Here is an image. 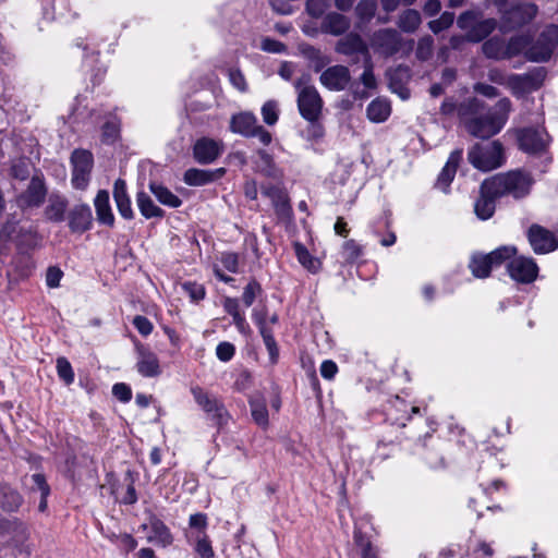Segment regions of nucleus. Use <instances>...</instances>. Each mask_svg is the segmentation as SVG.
I'll return each mask as SVG.
<instances>
[{
	"label": "nucleus",
	"instance_id": "obj_1",
	"mask_svg": "<svg viewBox=\"0 0 558 558\" xmlns=\"http://www.w3.org/2000/svg\"><path fill=\"white\" fill-rule=\"evenodd\" d=\"M486 104L478 98H469L458 107V114L463 121L466 131L478 138H489L501 131L505 126L512 104L509 98L499 99L487 112Z\"/></svg>",
	"mask_w": 558,
	"mask_h": 558
},
{
	"label": "nucleus",
	"instance_id": "obj_2",
	"mask_svg": "<svg viewBox=\"0 0 558 558\" xmlns=\"http://www.w3.org/2000/svg\"><path fill=\"white\" fill-rule=\"evenodd\" d=\"M533 183L534 180L530 173L514 170L485 180V189L500 197L510 195L519 199L530 193Z\"/></svg>",
	"mask_w": 558,
	"mask_h": 558
},
{
	"label": "nucleus",
	"instance_id": "obj_3",
	"mask_svg": "<svg viewBox=\"0 0 558 558\" xmlns=\"http://www.w3.org/2000/svg\"><path fill=\"white\" fill-rule=\"evenodd\" d=\"M298 92V108L300 114L308 122L318 121L324 101L315 86L310 84V76L303 75L294 83Z\"/></svg>",
	"mask_w": 558,
	"mask_h": 558
},
{
	"label": "nucleus",
	"instance_id": "obj_4",
	"mask_svg": "<svg viewBox=\"0 0 558 558\" xmlns=\"http://www.w3.org/2000/svg\"><path fill=\"white\" fill-rule=\"evenodd\" d=\"M469 161L482 171H490L502 165V145L498 141L475 144L468 154Z\"/></svg>",
	"mask_w": 558,
	"mask_h": 558
},
{
	"label": "nucleus",
	"instance_id": "obj_5",
	"mask_svg": "<svg viewBox=\"0 0 558 558\" xmlns=\"http://www.w3.org/2000/svg\"><path fill=\"white\" fill-rule=\"evenodd\" d=\"M558 45V27L556 25L547 26L538 36L536 41L526 50L525 56L530 61H547Z\"/></svg>",
	"mask_w": 558,
	"mask_h": 558
},
{
	"label": "nucleus",
	"instance_id": "obj_6",
	"mask_svg": "<svg viewBox=\"0 0 558 558\" xmlns=\"http://www.w3.org/2000/svg\"><path fill=\"white\" fill-rule=\"evenodd\" d=\"M195 402L207 413L208 417L218 426L227 424L229 413L223 403L214 395L208 393L201 387L191 389Z\"/></svg>",
	"mask_w": 558,
	"mask_h": 558
},
{
	"label": "nucleus",
	"instance_id": "obj_7",
	"mask_svg": "<svg viewBox=\"0 0 558 558\" xmlns=\"http://www.w3.org/2000/svg\"><path fill=\"white\" fill-rule=\"evenodd\" d=\"M545 77V69L535 68L524 74H512L508 76L507 87L514 96L521 97L541 88Z\"/></svg>",
	"mask_w": 558,
	"mask_h": 558
},
{
	"label": "nucleus",
	"instance_id": "obj_8",
	"mask_svg": "<svg viewBox=\"0 0 558 558\" xmlns=\"http://www.w3.org/2000/svg\"><path fill=\"white\" fill-rule=\"evenodd\" d=\"M72 185L84 190L88 185L93 168V155L88 150L75 149L71 155Z\"/></svg>",
	"mask_w": 558,
	"mask_h": 558
},
{
	"label": "nucleus",
	"instance_id": "obj_9",
	"mask_svg": "<svg viewBox=\"0 0 558 558\" xmlns=\"http://www.w3.org/2000/svg\"><path fill=\"white\" fill-rule=\"evenodd\" d=\"M510 277L522 283L533 282L538 272V267L532 258L523 256L513 257L507 265Z\"/></svg>",
	"mask_w": 558,
	"mask_h": 558
},
{
	"label": "nucleus",
	"instance_id": "obj_10",
	"mask_svg": "<svg viewBox=\"0 0 558 558\" xmlns=\"http://www.w3.org/2000/svg\"><path fill=\"white\" fill-rule=\"evenodd\" d=\"M520 148L529 154L543 151L548 143V134L543 129L526 128L519 132Z\"/></svg>",
	"mask_w": 558,
	"mask_h": 558
},
{
	"label": "nucleus",
	"instance_id": "obj_11",
	"mask_svg": "<svg viewBox=\"0 0 558 558\" xmlns=\"http://www.w3.org/2000/svg\"><path fill=\"white\" fill-rule=\"evenodd\" d=\"M350 81L351 74L349 69L339 64L327 68L319 77L320 84L332 92L344 90Z\"/></svg>",
	"mask_w": 558,
	"mask_h": 558
},
{
	"label": "nucleus",
	"instance_id": "obj_12",
	"mask_svg": "<svg viewBox=\"0 0 558 558\" xmlns=\"http://www.w3.org/2000/svg\"><path fill=\"white\" fill-rule=\"evenodd\" d=\"M223 151V144L210 137L197 140L193 146V156L198 163L209 165Z\"/></svg>",
	"mask_w": 558,
	"mask_h": 558
},
{
	"label": "nucleus",
	"instance_id": "obj_13",
	"mask_svg": "<svg viewBox=\"0 0 558 558\" xmlns=\"http://www.w3.org/2000/svg\"><path fill=\"white\" fill-rule=\"evenodd\" d=\"M136 369L144 377H157L161 374L160 362L156 353L144 344H136Z\"/></svg>",
	"mask_w": 558,
	"mask_h": 558
},
{
	"label": "nucleus",
	"instance_id": "obj_14",
	"mask_svg": "<svg viewBox=\"0 0 558 558\" xmlns=\"http://www.w3.org/2000/svg\"><path fill=\"white\" fill-rule=\"evenodd\" d=\"M537 13V8L533 3H521L512 7L504 15L502 28L505 31L513 29L530 22Z\"/></svg>",
	"mask_w": 558,
	"mask_h": 558
},
{
	"label": "nucleus",
	"instance_id": "obj_15",
	"mask_svg": "<svg viewBox=\"0 0 558 558\" xmlns=\"http://www.w3.org/2000/svg\"><path fill=\"white\" fill-rule=\"evenodd\" d=\"M372 46L380 53L391 56L399 51L401 37L396 29H379L372 37Z\"/></svg>",
	"mask_w": 558,
	"mask_h": 558
},
{
	"label": "nucleus",
	"instance_id": "obj_16",
	"mask_svg": "<svg viewBox=\"0 0 558 558\" xmlns=\"http://www.w3.org/2000/svg\"><path fill=\"white\" fill-rule=\"evenodd\" d=\"M527 236L531 246L537 254H545L557 247L554 234L538 225H533L529 229Z\"/></svg>",
	"mask_w": 558,
	"mask_h": 558
},
{
	"label": "nucleus",
	"instance_id": "obj_17",
	"mask_svg": "<svg viewBox=\"0 0 558 558\" xmlns=\"http://www.w3.org/2000/svg\"><path fill=\"white\" fill-rule=\"evenodd\" d=\"M27 538L26 526L19 521L4 520L0 523V543L19 546Z\"/></svg>",
	"mask_w": 558,
	"mask_h": 558
},
{
	"label": "nucleus",
	"instance_id": "obj_18",
	"mask_svg": "<svg viewBox=\"0 0 558 558\" xmlns=\"http://www.w3.org/2000/svg\"><path fill=\"white\" fill-rule=\"evenodd\" d=\"M69 228L74 233H83L93 225L92 209L86 204L75 205L69 213Z\"/></svg>",
	"mask_w": 558,
	"mask_h": 558
},
{
	"label": "nucleus",
	"instance_id": "obj_19",
	"mask_svg": "<svg viewBox=\"0 0 558 558\" xmlns=\"http://www.w3.org/2000/svg\"><path fill=\"white\" fill-rule=\"evenodd\" d=\"M461 159L462 149H456L450 154L436 182V186L442 192H447L449 184L451 183L456 175Z\"/></svg>",
	"mask_w": 558,
	"mask_h": 558
},
{
	"label": "nucleus",
	"instance_id": "obj_20",
	"mask_svg": "<svg viewBox=\"0 0 558 558\" xmlns=\"http://www.w3.org/2000/svg\"><path fill=\"white\" fill-rule=\"evenodd\" d=\"M351 26L349 17L338 12L327 13L322 21V31L332 36L344 34Z\"/></svg>",
	"mask_w": 558,
	"mask_h": 558
},
{
	"label": "nucleus",
	"instance_id": "obj_21",
	"mask_svg": "<svg viewBox=\"0 0 558 558\" xmlns=\"http://www.w3.org/2000/svg\"><path fill=\"white\" fill-rule=\"evenodd\" d=\"M336 51L344 56H352L354 53H362L364 58L369 56L363 39L355 33H350L341 38L336 45Z\"/></svg>",
	"mask_w": 558,
	"mask_h": 558
},
{
	"label": "nucleus",
	"instance_id": "obj_22",
	"mask_svg": "<svg viewBox=\"0 0 558 558\" xmlns=\"http://www.w3.org/2000/svg\"><path fill=\"white\" fill-rule=\"evenodd\" d=\"M498 197L500 196L489 193L485 189L484 181L481 185L480 197L476 199L474 204V211L476 216L482 220L489 219L495 213V199Z\"/></svg>",
	"mask_w": 558,
	"mask_h": 558
},
{
	"label": "nucleus",
	"instance_id": "obj_23",
	"mask_svg": "<svg viewBox=\"0 0 558 558\" xmlns=\"http://www.w3.org/2000/svg\"><path fill=\"white\" fill-rule=\"evenodd\" d=\"M97 219L100 223L112 227L114 223V216L109 204V193L100 190L94 201Z\"/></svg>",
	"mask_w": 558,
	"mask_h": 558
},
{
	"label": "nucleus",
	"instance_id": "obj_24",
	"mask_svg": "<svg viewBox=\"0 0 558 558\" xmlns=\"http://www.w3.org/2000/svg\"><path fill=\"white\" fill-rule=\"evenodd\" d=\"M257 125L258 121L254 114L242 112L232 117L230 129L233 133L250 137Z\"/></svg>",
	"mask_w": 558,
	"mask_h": 558
},
{
	"label": "nucleus",
	"instance_id": "obj_25",
	"mask_svg": "<svg viewBox=\"0 0 558 558\" xmlns=\"http://www.w3.org/2000/svg\"><path fill=\"white\" fill-rule=\"evenodd\" d=\"M68 208V199L60 194L52 193L48 198V205L45 208V216L48 220L61 222Z\"/></svg>",
	"mask_w": 558,
	"mask_h": 558
},
{
	"label": "nucleus",
	"instance_id": "obj_26",
	"mask_svg": "<svg viewBox=\"0 0 558 558\" xmlns=\"http://www.w3.org/2000/svg\"><path fill=\"white\" fill-rule=\"evenodd\" d=\"M47 194L45 182L40 177H33L23 197L28 206H39Z\"/></svg>",
	"mask_w": 558,
	"mask_h": 558
},
{
	"label": "nucleus",
	"instance_id": "obj_27",
	"mask_svg": "<svg viewBox=\"0 0 558 558\" xmlns=\"http://www.w3.org/2000/svg\"><path fill=\"white\" fill-rule=\"evenodd\" d=\"M255 169L258 173L274 180H279L282 177V173L274 162L272 157L263 149L257 150Z\"/></svg>",
	"mask_w": 558,
	"mask_h": 558
},
{
	"label": "nucleus",
	"instance_id": "obj_28",
	"mask_svg": "<svg viewBox=\"0 0 558 558\" xmlns=\"http://www.w3.org/2000/svg\"><path fill=\"white\" fill-rule=\"evenodd\" d=\"M186 539L194 546L199 558H215V551L207 534L185 533Z\"/></svg>",
	"mask_w": 558,
	"mask_h": 558
},
{
	"label": "nucleus",
	"instance_id": "obj_29",
	"mask_svg": "<svg viewBox=\"0 0 558 558\" xmlns=\"http://www.w3.org/2000/svg\"><path fill=\"white\" fill-rule=\"evenodd\" d=\"M136 203L141 214L146 218H162L165 211L155 205L153 199L145 192H138L136 195Z\"/></svg>",
	"mask_w": 558,
	"mask_h": 558
},
{
	"label": "nucleus",
	"instance_id": "obj_30",
	"mask_svg": "<svg viewBox=\"0 0 558 558\" xmlns=\"http://www.w3.org/2000/svg\"><path fill=\"white\" fill-rule=\"evenodd\" d=\"M497 26L496 20L487 19L480 21L469 29L466 39L473 43H478L486 38Z\"/></svg>",
	"mask_w": 558,
	"mask_h": 558
},
{
	"label": "nucleus",
	"instance_id": "obj_31",
	"mask_svg": "<svg viewBox=\"0 0 558 558\" xmlns=\"http://www.w3.org/2000/svg\"><path fill=\"white\" fill-rule=\"evenodd\" d=\"M422 17L418 11L407 9L398 16L397 25L404 33H414L421 25Z\"/></svg>",
	"mask_w": 558,
	"mask_h": 558
},
{
	"label": "nucleus",
	"instance_id": "obj_32",
	"mask_svg": "<svg viewBox=\"0 0 558 558\" xmlns=\"http://www.w3.org/2000/svg\"><path fill=\"white\" fill-rule=\"evenodd\" d=\"M367 118L373 122H384L390 114V104L386 99H374L366 109Z\"/></svg>",
	"mask_w": 558,
	"mask_h": 558
},
{
	"label": "nucleus",
	"instance_id": "obj_33",
	"mask_svg": "<svg viewBox=\"0 0 558 558\" xmlns=\"http://www.w3.org/2000/svg\"><path fill=\"white\" fill-rule=\"evenodd\" d=\"M254 422L263 428L268 426V410L263 397H252L248 401Z\"/></svg>",
	"mask_w": 558,
	"mask_h": 558
},
{
	"label": "nucleus",
	"instance_id": "obj_34",
	"mask_svg": "<svg viewBox=\"0 0 558 558\" xmlns=\"http://www.w3.org/2000/svg\"><path fill=\"white\" fill-rule=\"evenodd\" d=\"M149 189L162 205L169 206L171 208L181 206L182 201L166 186L153 182L149 184Z\"/></svg>",
	"mask_w": 558,
	"mask_h": 558
},
{
	"label": "nucleus",
	"instance_id": "obj_35",
	"mask_svg": "<svg viewBox=\"0 0 558 558\" xmlns=\"http://www.w3.org/2000/svg\"><path fill=\"white\" fill-rule=\"evenodd\" d=\"M483 53L489 59H507L506 44L499 37H492L482 46Z\"/></svg>",
	"mask_w": 558,
	"mask_h": 558
},
{
	"label": "nucleus",
	"instance_id": "obj_36",
	"mask_svg": "<svg viewBox=\"0 0 558 558\" xmlns=\"http://www.w3.org/2000/svg\"><path fill=\"white\" fill-rule=\"evenodd\" d=\"M472 274L477 278H486L492 269L487 254H474L469 265Z\"/></svg>",
	"mask_w": 558,
	"mask_h": 558
},
{
	"label": "nucleus",
	"instance_id": "obj_37",
	"mask_svg": "<svg viewBox=\"0 0 558 558\" xmlns=\"http://www.w3.org/2000/svg\"><path fill=\"white\" fill-rule=\"evenodd\" d=\"M262 193L271 199L272 205L278 213H286L288 210V197L282 190L275 185H270L263 187Z\"/></svg>",
	"mask_w": 558,
	"mask_h": 558
},
{
	"label": "nucleus",
	"instance_id": "obj_38",
	"mask_svg": "<svg viewBox=\"0 0 558 558\" xmlns=\"http://www.w3.org/2000/svg\"><path fill=\"white\" fill-rule=\"evenodd\" d=\"M184 182L192 186L205 185L213 182V174L210 170L192 168L185 171Z\"/></svg>",
	"mask_w": 558,
	"mask_h": 558
},
{
	"label": "nucleus",
	"instance_id": "obj_39",
	"mask_svg": "<svg viewBox=\"0 0 558 558\" xmlns=\"http://www.w3.org/2000/svg\"><path fill=\"white\" fill-rule=\"evenodd\" d=\"M517 254V248L511 245L500 246L487 254L492 269L499 267L505 262H510Z\"/></svg>",
	"mask_w": 558,
	"mask_h": 558
},
{
	"label": "nucleus",
	"instance_id": "obj_40",
	"mask_svg": "<svg viewBox=\"0 0 558 558\" xmlns=\"http://www.w3.org/2000/svg\"><path fill=\"white\" fill-rule=\"evenodd\" d=\"M405 76V78L410 77V71L407 66H398L389 74V86L393 93H397L403 100L410 97V90L404 86H397V76Z\"/></svg>",
	"mask_w": 558,
	"mask_h": 558
},
{
	"label": "nucleus",
	"instance_id": "obj_41",
	"mask_svg": "<svg viewBox=\"0 0 558 558\" xmlns=\"http://www.w3.org/2000/svg\"><path fill=\"white\" fill-rule=\"evenodd\" d=\"M405 76V78L410 77V71L407 66H398L389 74V86L393 93H397L403 100L410 97V90L404 86H397V76Z\"/></svg>",
	"mask_w": 558,
	"mask_h": 558
},
{
	"label": "nucleus",
	"instance_id": "obj_42",
	"mask_svg": "<svg viewBox=\"0 0 558 558\" xmlns=\"http://www.w3.org/2000/svg\"><path fill=\"white\" fill-rule=\"evenodd\" d=\"M151 532L153 535L149 538L162 547H166L172 543V535L169 529L161 521L156 520L151 522Z\"/></svg>",
	"mask_w": 558,
	"mask_h": 558
},
{
	"label": "nucleus",
	"instance_id": "obj_43",
	"mask_svg": "<svg viewBox=\"0 0 558 558\" xmlns=\"http://www.w3.org/2000/svg\"><path fill=\"white\" fill-rule=\"evenodd\" d=\"M255 322L259 328V332L263 337L264 343L267 350L269 351L271 359H274L275 355H277L278 350L271 330L266 326L265 320L263 318L255 316Z\"/></svg>",
	"mask_w": 558,
	"mask_h": 558
},
{
	"label": "nucleus",
	"instance_id": "obj_44",
	"mask_svg": "<svg viewBox=\"0 0 558 558\" xmlns=\"http://www.w3.org/2000/svg\"><path fill=\"white\" fill-rule=\"evenodd\" d=\"M530 40L526 36H514L506 44L507 59L518 56L527 48Z\"/></svg>",
	"mask_w": 558,
	"mask_h": 558
},
{
	"label": "nucleus",
	"instance_id": "obj_45",
	"mask_svg": "<svg viewBox=\"0 0 558 558\" xmlns=\"http://www.w3.org/2000/svg\"><path fill=\"white\" fill-rule=\"evenodd\" d=\"M376 9L375 0H361L355 7V13L361 21L369 22L374 17Z\"/></svg>",
	"mask_w": 558,
	"mask_h": 558
},
{
	"label": "nucleus",
	"instance_id": "obj_46",
	"mask_svg": "<svg viewBox=\"0 0 558 558\" xmlns=\"http://www.w3.org/2000/svg\"><path fill=\"white\" fill-rule=\"evenodd\" d=\"M434 39L432 36L426 35L420 38L415 50V56L421 61H426L433 56Z\"/></svg>",
	"mask_w": 558,
	"mask_h": 558
},
{
	"label": "nucleus",
	"instance_id": "obj_47",
	"mask_svg": "<svg viewBox=\"0 0 558 558\" xmlns=\"http://www.w3.org/2000/svg\"><path fill=\"white\" fill-rule=\"evenodd\" d=\"M57 373L65 385H71L74 381L73 368L70 362L63 356L57 359Z\"/></svg>",
	"mask_w": 558,
	"mask_h": 558
},
{
	"label": "nucleus",
	"instance_id": "obj_48",
	"mask_svg": "<svg viewBox=\"0 0 558 558\" xmlns=\"http://www.w3.org/2000/svg\"><path fill=\"white\" fill-rule=\"evenodd\" d=\"M453 21L454 14L452 12H444L439 19L430 21L428 23V27L434 34H438L441 31L449 28Z\"/></svg>",
	"mask_w": 558,
	"mask_h": 558
},
{
	"label": "nucleus",
	"instance_id": "obj_49",
	"mask_svg": "<svg viewBox=\"0 0 558 558\" xmlns=\"http://www.w3.org/2000/svg\"><path fill=\"white\" fill-rule=\"evenodd\" d=\"M32 480L34 482V484L36 485V487L38 488V490L40 492L41 494V500L39 502V511H45V509L47 508V496L49 495L50 493V489H49V486L46 482V478L43 474L40 473H35L33 474L32 476Z\"/></svg>",
	"mask_w": 558,
	"mask_h": 558
},
{
	"label": "nucleus",
	"instance_id": "obj_50",
	"mask_svg": "<svg viewBox=\"0 0 558 558\" xmlns=\"http://www.w3.org/2000/svg\"><path fill=\"white\" fill-rule=\"evenodd\" d=\"M361 83L369 89L376 88L377 82L373 71V63L371 57L364 58V71L360 77Z\"/></svg>",
	"mask_w": 558,
	"mask_h": 558
},
{
	"label": "nucleus",
	"instance_id": "obj_51",
	"mask_svg": "<svg viewBox=\"0 0 558 558\" xmlns=\"http://www.w3.org/2000/svg\"><path fill=\"white\" fill-rule=\"evenodd\" d=\"M354 542L361 547V558H377V551L360 531L354 532Z\"/></svg>",
	"mask_w": 558,
	"mask_h": 558
},
{
	"label": "nucleus",
	"instance_id": "obj_52",
	"mask_svg": "<svg viewBox=\"0 0 558 558\" xmlns=\"http://www.w3.org/2000/svg\"><path fill=\"white\" fill-rule=\"evenodd\" d=\"M190 531H186V533H194V534H207L206 527H207V517L204 513H194L190 517L189 520Z\"/></svg>",
	"mask_w": 558,
	"mask_h": 558
},
{
	"label": "nucleus",
	"instance_id": "obj_53",
	"mask_svg": "<svg viewBox=\"0 0 558 558\" xmlns=\"http://www.w3.org/2000/svg\"><path fill=\"white\" fill-rule=\"evenodd\" d=\"M341 254L345 262L353 263L361 256L362 248L354 240H349L343 243Z\"/></svg>",
	"mask_w": 558,
	"mask_h": 558
},
{
	"label": "nucleus",
	"instance_id": "obj_54",
	"mask_svg": "<svg viewBox=\"0 0 558 558\" xmlns=\"http://www.w3.org/2000/svg\"><path fill=\"white\" fill-rule=\"evenodd\" d=\"M263 120L268 125H274L278 121V105L274 100H269L262 107Z\"/></svg>",
	"mask_w": 558,
	"mask_h": 558
},
{
	"label": "nucleus",
	"instance_id": "obj_55",
	"mask_svg": "<svg viewBox=\"0 0 558 558\" xmlns=\"http://www.w3.org/2000/svg\"><path fill=\"white\" fill-rule=\"evenodd\" d=\"M260 286L258 282L256 281H251L245 288H244V291H243V294H242V301L244 302V304L246 306H251L257 294L260 293Z\"/></svg>",
	"mask_w": 558,
	"mask_h": 558
},
{
	"label": "nucleus",
	"instance_id": "obj_56",
	"mask_svg": "<svg viewBox=\"0 0 558 558\" xmlns=\"http://www.w3.org/2000/svg\"><path fill=\"white\" fill-rule=\"evenodd\" d=\"M295 253L298 256L299 262L306 267L307 269H315L316 267V260L311 257L307 250L302 246L301 244L295 245Z\"/></svg>",
	"mask_w": 558,
	"mask_h": 558
},
{
	"label": "nucleus",
	"instance_id": "obj_57",
	"mask_svg": "<svg viewBox=\"0 0 558 558\" xmlns=\"http://www.w3.org/2000/svg\"><path fill=\"white\" fill-rule=\"evenodd\" d=\"M234 345L230 342H220L216 348L217 357L222 362H228L234 355Z\"/></svg>",
	"mask_w": 558,
	"mask_h": 558
},
{
	"label": "nucleus",
	"instance_id": "obj_58",
	"mask_svg": "<svg viewBox=\"0 0 558 558\" xmlns=\"http://www.w3.org/2000/svg\"><path fill=\"white\" fill-rule=\"evenodd\" d=\"M183 289L193 301H199L205 296L204 287L196 282H186L183 284Z\"/></svg>",
	"mask_w": 558,
	"mask_h": 558
},
{
	"label": "nucleus",
	"instance_id": "obj_59",
	"mask_svg": "<svg viewBox=\"0 0 558 558\" xmlns=\"http://www.w3.org/2000/svg\"><path fill=\"white\" fill-rule=\"evenodd\" d=\"M133 325L138 330V332L145 337L150 335L154 328L150 320L142 315H137L134 317Z\"/></svg>",
	"mask_w": 558,
	"mask_h": 558
},
{
	"label": "nucleus",
	"instance_id": "obj_60",
	"mask_svg": "<svg viewBox=\"0 0 558 558\" xmlns=\"http://www.w3.org/2000/svg\"><path fill=\"white\" fill-rule=\"evenodd\" d=\"M477 13L474 11H466L460 14L458 17L457 24L461 29H471V27L476 23Z\"/></svg>",
	"mask_w": 558,
	"mask_h": 558
},
{
	"label": "nucleus",
	"instance_id": "obj_61",
	"mask_svg": "<svg viewBox=\"0 0 558 558\" xmlns=\"http://www.w3.org/2000/svg\"><path fill=\"white\" fill-rule=\"evenodd\" d=\"M112 393L118 400H120L122 402H128L132 398L131 388L123 383L113 385Z\"/></svg>",
	"mask_w": 558,
	"mask_h": 558
},
{
	"label": "nucleus",
	"instance_id": "obj_62",
	"mask_svg": "<svg viewBox=\"0 0 558 558\" xmlns=\"http://www.w3.org/2000/svg\"><path fill=\"white\" fill-rule=\"evenodd\" d=\"M220 260L228 271L238 272L239 257L235 253H223Z\"/></svg>",
	"mask_w": 558,
	"mask_h": 558
},
{
	"label": "nucleus",
	"instance_id": "obj_63",
	"mask_svg": "<svg viewBox=\"0 0 558 558\" xmlns=\"http://www.w3.org/2000/svg\"><path fill=\"white\" fill-rule=\"evenodd\" d=\"M473 89L475 93L487 98H496L499 96L498 89L486 83H476L474 84Z\"/></svg>",
	"mask_w": 558,
	"mask_h": 558
},
{
	"label": "nucleus",
	"instance_id": "obj_64",
	"mask_svg": "<svg viewBox=\"0 0 558 558\" xmlns=\"http://www.w3.org/2000/svg\"><path fill=\"white\" fill-rule=\"evenodd\" d=\"M229 80L231 84L239 90L244 92L246 89V82L244 75L240 70H229Z\"/></svg>",
	"mask_w": 558,
	"mask_h": 558
}]
</instances>
